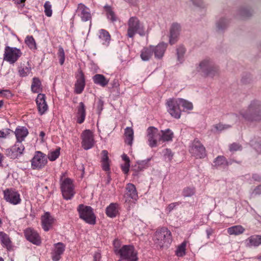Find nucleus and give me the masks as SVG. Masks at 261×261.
<instances>
[{
  "instance_id": "obj_1",
  "label": "nucleus",
  "mask_w": 261,
  "mask_h": 261,
  "mask_svg": "<svg viewBox=\"0 0 261 261\" xmlns=\"http://www.w3.org/2000/svg\"><path fill=\"white\" fill-rule=\"evenodd\" d=\"M241 117L249 122H259L261 121V101L258 100H252L246 109L241 110L239 116L232 114L230 118L236 122Z\"/></svg>"
},
{
  "instance_id": "obj_2",
  "label": "nucleus",
  "mask_w": 261,
  "mask_h": 261,
  "mask_svg": "<svg viewBox=\"0 0 261 261\" xmlns=\"http://www.w3.org/2000/svg\"><path fill=\"white\" fill-rule=\"evenodd\" d=\"M127 37L133 38L136 34L143 37L148 35V31L146 30L143 22H141L136 16L130 17L127 23Z\"/></svg>"
},
{
  "instance_id": "obj_3",
  "label": "nucleus",
  "mask_w": 261,
  "mask_h": 261,
  "mask_svg": "<svg viewBox=\"0 0 261 261\" xmlns=\"http://www.w3.org/2000/svg\"><path fill=\"white\" fill-rule=\"evenodd\" d=\"M167 105L168 112L175 118H179L180 116V106L188 110L193 109V105L191 102L181 98L177 100L169 99L167 101Z\"/></svg>"
},
{
  "instance_id": "obj_4",
  "label": "nucleus",
  "mask_w": 261,
  "mask_h": 261,
  "mask_svg": "<svg viewBox=\"0 0 261 261\" xmlns=\"http://www.w3.org/2000/svg\"><path fill=\"white\" fill-rule=\"evenodd\" d=\"M197 71L202 73L206 76L214 77L218 74L219 68L213 61L206 58L199 62L196 67Z\"/></svg>"
},
{
  "instance_id": "obj_5",
  "label": "nucleus",
  "mask_w": 261,
  "mask_h": 261,
  "mask_svg": "<svg viewBox=\"0 0 261 261\" xmlns=\"http://www.w3.org/2000/svg\"><path fill=\"white\" fill-rule=\"evenodd\" d=\"M60 189L63 198L66 200L71 199L75 194L73 180L65 177V173H62L60 178Z\"/></svg>"
},
{
  "instance_id": "obj_6",
  "label": "nucleus",
  "mask_w": 261,
  "mask_h": 261,
  "mask_svg": "<svg viewBox=\"0 0 261 261\" xmlns=\"http://www.w3.org/2000/svg\"><path fill=\"white\" fill-rule=\"evenodd\" d=\"M153 240L158 247H168L172 242L171 233L167 228H161L156 231Z\"/></svg>"
},
{
  "instance_id": "obj_7",
  "label": "nucleus",
  "mask_w": 261,
  "mask_h": 261,
  "mask_svg": "<svg viewBox=\"0 0 261 261\" xmlns=\"http://www.w3.org/2000/svg\"><path fill=\"white\" fill-rule=\"evenodd\" d=\"M81 219L86 223L94 225L96 223V217L91 206L80 204L77 208Z\"/></svg>"
},
{
  "instance_id": "obj_8",
  "label": "nucleus",
  "mask_w": 261,
  "mask_h": 261,
  "mask_svg": "<svg viewBox=\"0 0 261 261\" xmlns=\"http://www.w3.org/2000/svg\"><path fill=\"white\" fill-rule=\"evenodd\" d=\"M189 151L196 159H203L206 156V150L203 144L197 139H194L190 144Z\"/></svg>"
},
{
  "instance_id": "obj_9",
  "label": "nucleus",
  "mask_w": 261,
  "mask_h": 261,
  "mask_svg": "<svg viewBox=\"0 0 261 261\" xmlns=\"http://www.w3.org/2000/svg\"><path fill=\"white\" fill-rule=\"evenodd\" d=\"M118 254H119L122 260H138L137 252L132 245H123L118 250Z\"/></svg>"
},
{
  "instance_id": "obj_10",
  "label": "nucleus",
  "mask_w": 261,
  "mask_h": 261,
  "mask_svg": "<svg viewBox=\"0 0 261 261\" xmlns=\"http://www.w3.org/2000/svg\"><path fill=\"white\" fill-rule=\"evenodd\" d=\"M22 55L20 49L16 47L6 46L4 54V60L10 64H14Z\"/></svg>"
},
{
  "instance_id": "obj_11",
  "label": "nucleus",
  "mask_w": 261,
  "mask_h": 261,
  "mask_svg": "<svg viewBox=\"0 0 261 261\" xmlns=\"http://www.w3.org/2000/svg\"><path fill=\"white\" fill-rule=\"evenodd\" d=\"M47 163L46 156L41 151H37L31 160L32 168L34 170H38L44 167Z\"/></svg>"
},
{
  "instance_id": "obj_12",
  "label": "nucleus",
  "mask_w": 261,
  "mask_h": 261,
  "mask_svg": "<svg viewBox=\"0 0 261 261\" xmlns=\"http://www.w3.org/2000/svg\"><path fill=\"white\" fill-rule=\"evenodd\" d=\"M146 132V138L148 145L151 148L156 147L160 135L158 129L154 126H150L147 128Z\"/></svg>"
},
{
  "instance_id": "obj_13",
  "label": "nucleus",
  "mask_w": 261,
  "mask_h": 261,
  "mask_svg": "<svg viewBox=\"0 0 261 261\" xmlns=\"http://www.w3.org/2000/svg\"><path fill=\"white\" fill-rule=\"evenodd\" d=\"M4 199L13 205H17L21 202L19 193L12 189H8L4 191Z\"/></svg>"
},
{
  "instance_id": "obj_14",
  "label": "nucleus",
  "mask_w": 261,
  "mask_h": 261,
  "mask_svg": "<svg viewBox=\"0 0 261 261\" xmlns=\"http://www.w3.org/2000/svg\"><path fill=\"white\" fill-rule=\"evenodd\" d=\"M82 146L85 150H88L93 147L94 144L93 134L89 129L85 130L81 135Z\"/></svg>"
},
{
  "instance_id": "obj_15",
  "label": "nucleus",
  "mask_w": 261,
  "mask_h": 261,
  "mask_svg": "<svg viewBox=\"0 0 261 261\" xmlns=\"http://www.w3.org/2000/svg\"><path fill=\"white\" fill-rule=\"evenodd\" d=\"M24 149V147L20 142H16L11 148L6 151V155L11 159H16L20 156Z\"/></svg>"
},
{
  "instance_id": "obj_16",
  "label": "nucleus",
  "mask_w": 261,
  "mask_h": 261,
  "mask_svg": "<svg viewBox=\"0 0 261 261\" xmlns=\"http://www.w3.org/2000/svg\"><path fill=\"white\" fill-rule=\"evenodd\" d=\"M24 236L26 239L32 243L39 245L41 243V238L38 233L34 229L28 228L24 231Z\"/></svg>"
},
{
  "instance_id": "obj_17",
  "label": "nucleus",
  "mask_w": 261,
  "mask_h": 261,
  "mask_svg": "<svg viewBox=\"0 0 261 261\" xmlns=\"http://www.w3.org/2000/svg\"><path fill=\"white\" fill-rule=\"evenodd\" d=\"M78 16H79L83 21L91 20L92 16L89 8L83 4H80L76 10Z\"/></svg>"
},
{
  "instance_id": "obj_18",
  "label": "nucleus",
  "mask_w": 261,
  "mask_h": 261,
  "mask_svg": "<svg viewBox=\"0 0 261 261\" xmlns=\"http://www.w3.org/2000/svg\"><path fill=\"white\" fill-rule=\"evenodd\" d=\"M54 246L55 248L51 253V257L54 261H59L65 251V245L61 242H59Z\"/></svg>"
},
{
  "instance_id": "obj_19",
  "label": "nucleus",
  "mask_w": 261,
  "mask_h": 261,
  "mask_svg": "<svg viewBox=\"0 0 261 261\" xmlns=\"http://www.w3.org/2000/svg\"><path fill=\"white\" fill-rule=\"evenodd\" d=\"M181 30L179 24L174 23L172 24L170 30L169 42L171 44H173L177 40Z\"/></svg>"
},
{
  "instance_id": "obj_20",
  "label": "nucleus",
  "mask_w": 261,
  "mask_h": 261,
  "mask_svg": "<svg viewBox=\"0 0 261 261\" xmlns=\"http://www.w3.org/2000/svg\"><path fill=\"white\" fill-rule=\"evenodd\" d=\"M167 47V44L163 42L158 44L156 46L153 45V54L156 59H161L163 57Z\"/></svg>"
},
{
  "instance_id": "obj_21",
  "label": "nucleus",
  "mask_w": 261,
  "mask_h": 261,
  "mask_svg": "<svg viewBox=\"0 0 261 261\" xmlns=\"http://www.w3.org/2000/svg\"><path fill=\"white\" fill-rule=\"evenodd\" d=\"M85 86V80L84 74L82 70L80 71L79 75L77 76V80L75 84V92L76 94H81Z\"/></svg>"
},
{
  "instance_id": "obj_22",
  "label": "nucleus",
  "mask_w": 261,
  "mask_h": 261,
  "mask_svg": "<svg viewBox=\"0 0 261 261\" xmlns=\"http://www.w3.org/2000/svg\"><path fill=\"white\" fill-rule=\"evenodd\" d=\"M244 244L245 246L248 248L257 247L261 244V236H251L245 240Z\"/></svg>"
},
{
  "instance_id": "obj_23",
  "label": "nucleus",
  "mask_w": 261,
  "mask_h": 261,
  "mask_svg": "<svg viewBox=\"0 0 261 261\" xmlns=\"http://www.w3.org/2000/svg\"><path fill=\"white\" fill-rule=\"evenodd\" d=\"M54 218L50 216L48 212H46L41 217L42 226L43 230L47 231L54 222Z\"/></svg>"
},
{
  "instance_id": "obj_24",
  "label": "nucleus",
  "mask_w": 261,
  "mask_h": 261,
  "mask_svg": "<svg viewBox=\"0 0 261 261\" xmlns=\"http://www.w3.org/2000/svg\"><path fill=\"white\" fill-rule=\"evenodd\" d=\"M0 243L2 246L7 248L8 250L10 251L12 249V242L9 235L4 231H0Z\"/></svg>"
},
{
  "instance_id": "obj_25",
  "label": "nucleus",
  "mask_w": 261,
  "mask_h": 261,
  "mask_svg": "<svg viewBox=\"0 0 261 261\" xmlns=\"http://www.w3.org/2000/svg\"><path fill=\"white\" fill-rule=\"evenodd\" d=\"M160 133V135L159 138V141H162L163 142L172 141L174 133L170 129L167 128L164 130H161Z\"/></svg>"
},
{
  "instance_id": "obj_26",
  "label": "nucleus",
  "mask_w": 261,
  "mask_h": 261,
  "mask_svg": "<svg viewBox=\"0 0 261 261\" xmlns=\"http://www.w3.org/2000/svg\"><path fill=\"white\" fill-rule=\"evenodd\" d=\"M126 193L125 197L126 198H130L133 201H136L138 198V194L136 187L132 184H128L126 187Z\"/></svg>"
},
{
  "instance_id": "obj_27",
  "label": "nucleus",
  "mask_w": 261,
  "mask_h": 261,
  "mask_svg": "<svg viewBox=\"0 0 261 261\" xmlns=\"http://www.w3.org/2000/svg\"><path fill=\"white\" fill-rule=\"evenodd\" d=\"M99 42L103 45L108 46L111 40V36L109 33L106 30L101 29L99 31L98 35Z\"/></svg>"
},
{
  "instance_id": "obj_28",
  "label": "nucleus",
  "mask_w": 261,
  "mask_h": 261,
  "mask_svg": "<svg viewBox=\"0 0 261 261\" xmlns=\"http://www.w3.org/2000/svg\"><path fill=\"white\" fill-rule=\"evenodd\" d=\"M77 122L79 124L84 122L86 117V107L83 102L79 103V106L77 108Z\"/></svg>"
},
{
  "instance_id": "obj_29",
  "label": "nucleus",
  "mask_w": 261,
  "mask_h": 261,
  "mask_svg": "<svg viewBox=\"0 0 261 261\" xmlns=\"http://www.w3.org/2000/svg\"><path fill=\"white\" fill-rule=\"evenodd\" d=\"M153 55V45L144 47L141 51L140 57L144 61H149Z\"/></svg>"
},
{
  "instance_id": "obj_30",
  "label": "nucleus",
  "mask_w": 261,
  "mask_h": 261,
  "mask_svg": "<svg viewBox=\"0 0 261 261\" xmlns=\"http://www.w3.org/2000/svg\"><path fill=\"white\" fill-rule=\"evenodd\" d=\"M92 80L94 84L102 87L107 86L109 82V80L101 74H96L93 76Z\"/></svg>"
},
{
  "instance_id": "obj_31",
  "label": "nucleus",
  "mask_w": 261,
  "mask_h": 261,
  "mask_svg": "<svg viewBox=\"0 0 261 261\" xmlns=\"http://www.w3.org/2000/svg\"><path fill=\"white\" fill-rule=\"evenodd\" d=\"M17 141L22 143V141L24 140V138L27 136L28 134V130L25 127H19L16 128L14 132Z\"/></svg>"
},
{
  "instance_id": "obj_32",
  "label": "nucleus",
  "mask_w": 261,
  "mask_h": 261,
  "mask_svg": "<svg viewBox=\"0 0 261 261\" xmlns=\"http://www.w3.org/2000/svg\"><path fill=\"white\" fill-rule=\"evenodd\" d=\"M119 205L116 203H111L106 210L107 215L110 218H114L118 214Z\"/></svg>"
},
{
  "instance_id": "obj_33",
  "label": "nucleus",
  "mask_w": 261,
  "mask_h": 261,
  "mask_svg": "<svg viewBox=\"0 0 261 261\" xmlns=\"http://www.w3.org/2000/svg\"><path fill=\"white\" fill-rule=\"evenodd\" d=\"M102 158H101V166L102 168L105 171H109L110 170V163L108 157V152L103 150L102 151Z\"/></svg>"
},
{
  "instance_id": "obj_34",
  "label": "nucleus",
  "mask_w": 261,
  "mask_h": 261,
  "mask_svg": "<svg viewBox=\"0 0 261 261\" xmlns=\"http://www.w3.org/2000/svg\"><path fill=\"white\" fill-rule=\"evenodd\" d=\"M229 20L225 17L220 18L216 22V29L218 32H222L228 27Z\"/></svg>"
},
{
  "instance_id": "obj_35",
  "label": "nucleus",
  "mask_w": 261,
  "mask_h": 261,
  "mask_svg": "<svg viewBox=\"0 0 261 261\" xmlns=\"http://www.w3.org/2000/svg\"><path fill=\"white\" fill-rule=\"evenodd\" d=\"M245 230V228L242 225H234L229 227L227 229V232L230 235L237 236L243 233Z\"/></svg>"
},
{
  "instance_id": "obj_36",
  "label": "nucleus",
  "mask_w": 261,
  "mask_h": 261,
  "mask_svg": "<svg viewBox=\"0 0 261 261\" xmlns=\"http://www.w3.org/2000/svg\"><path fill=\"white\" fill-rule=\"evenodd\" d=\"M103 8L107 18L113 22L116 21L117 20V17L112 8L109 5H106Z\"/></svg>"
},
{
  "instance_id": "obj_37",
  "label": "nucleus",
  "mask_w": 261,
  "mask_h": 261,
  "mask_svg": "<svg viewBox=\"0 0 261 261\" xmlns=\"http://www.w3.org/2000/svg\"><path fill=\"white\" fill-rule=\"evenodd\" d=\"M124 135L125 136V143L129 145H132L134 140L133 129L131 127H127L125 129Z\"/></svg>"
},
{
  "instance_id": "obj_38",
  "label": "nucleus",
  "mask_w": 261,
  "mask_h": 261,
  "mask_svg": "<svg viewBox=\"0 0 261 261\" xmlns=\"http://www.w3.org/2000/svg\"><path fill=\"white\" fill-rule=\"evenodd\" d=\"M41 84L40 80L37 77H34L31 85V90L34 93H39L41 91Z\"/></svg>"
},
{
  "instance_id": "obj_39",
  "label": "nucleus",
  "mask_w": 261,
  "mask_h": 261,
  "mask_svg": "<svg viewBox=\"0 0 261 261\" xmlns=\"http://www.w3.org/2000/svg\"><path fill=\"white\" fill-rule=\"evenodd\" d=\"M238 15L241 18H245L252 15V11L248 8H242L238 11Z\"/></svg>"
},
{
  "instance_id": "obj_40",
  "label": "nucleus",
  "mask_w": 261,
  "mask_h": 261,
  "mask_svg": "<svg viewBox=\"0 0 261 261\" xmlns=\"http://www.w3.org/2000/svg\"><path fill=\"white\" fill-rule=\"evenodd\" d=\"M186 245L187 242L184 241L180 245L178 246L176 250V255L177 256L181 257L186 254Z\"/></svg>"
},
{
  "instance_id": "obj_41",
  "label": "nucleus",
  "mask_w": 261,
  "mask_h": 261,
  "mask_svg": "<svg viewBox=\"0 0 261 261\" xmlns=\"http://www.w3.org/2000/svg\"><path fill=\"white\" fill-rule=\"evenodd\" d=\"M195 193V188L193 187H185L182 192V196L185 197H191Z\"/></svg>"
},
{
  "instance_id": "obj_42",
  "label": "nucleus",
  "mask_w": 261,
  "mask_h": 261,
  "mask_svg": "<svg viewBox=\"0 0 261 261\" xmlns=\"http://www.w3.org/2000/svg\"><path fill=\"white\" fill-rule=\"evenodd\" d=\"M185 48L183 46H179L176 49L177 60L180 63H182L184 61V56L185 54Z\"/></svg>"
},
{
  "instance_id": "obj_43",
  "label": "nucleus",
  "mask_w": 261,
  "mask_h": 261,
  "mask_svg": "<svg viewBox=\"0 0 261 261\" xmlns=\"http://www.w3.org/2000/svg\"><path fill=\"white\" fill-rule=\"evenodd\" d=\"M60 149L61 148L58 147L55 150L49 152L47 156L49 160L50 161H54L58 158L60 154Z\"/></svg>"
},
{
  "instance_id": "obj_44",
  "label": "nucleus",
  "mask_w": 261,
  "mask_h": 261,
  "mask_svg": "<svg viewBox=\"0 0 261 261\" xmlns=\"http://www.w3.org/2000/svg\"><path fill=\"white\" fill-rule=\"evenodd\" d=\"M25 42L30 48L36 49V42L32 36H27L25 39Z\"/></svg>"
},
{
  "instance_id": "obj_45",
  "label": "nucleus",
  "mask_w": 261,
  "mask_h": 261,
  "mask_svg": "<svg viewBox=\"0 0 261 261\" xmlns=\"http://www.w3.org/2000/svg\"><path fill=\"white\" fill-rule=\"evenodd\" d=\"M215 166L228 165V162L224 156L219 155L214 161Z\"/></svg>"
},
{
  "instance_id": "obj_46",
  "label": "nucleus",
  "mask_w": 261,
  "mask_h": 261,
  "mask_svg": "<svg viewBox=\"0 0 261 261\" xmlns=\"http://www.w3.org/2000/svg\"><path fill=\"white\" fill-rule=\"evenodd\" d=\"M31 68L30 66H20L19 67L18 73L22 77L26 76L31 72Z\"/></svg>"
},
{
  "instance_id": "obj_47",
  "label": "nucleus",
  "mask_w": 261,
  "mask_h": 261,
  "mask_svg": "<svg viewBox=\"0 0 261 261\" xmlns=\"http://www.w3.org/2000/svg\"><path fill=\"white\" fill-rule=\"evenodd\" d=\"M57 55L59 58L60 64L62 65L65 61V52L63 48L61 46H59Z\"/></svg>"
},
{
  "instance_id": "obj_48",
  "label": "nucleus",
  "mask_w": 261,
  "mask_h": 261,
  "mask_svg": "<svg viewBox=\"0 0 261 261\" xmlns=\"http://www.w3.org/2000/svg\"><path fill=\"white\" fill-rule=\"evenodd\" d=\"M44 13L47 17H50L52 15L51 5L49 2L46 1L44 5Z\"/></svg>"
},
{
  "instance_id": "obj_49",
  "label": "nucleus",
  "mask_w": 261,
  "mask_h": 261,
  "mask_svg": "<svg viewBox=\"0 0 261 261\" xmlns=\"http://www.w3.org/2000/svg\"><path fill=\"white\" fill-rule=\"evenodd\" d=\"M150 161V159H147L146 160L140 161L137 162V164L138 165L137 169H135L137 171H140L142 170L144 168H145Z\"/></svg>"
},
{
  "instance_id": "obj_50",
  "label": "nucleus",
  "mask_w": 261,
  "mask_h": 261,
  "mask_svg": "<svg viewBox=\"0 0 261 261\" xmlns=\"http://www.w3.org/2000/svg\"><path fill=\"white\" fill-rule=\"evenodd\" d=\"M39 113L40 115H43L47 110L48 106L46 102L41 103L37 106Z\"/></svg>"
},
{
  "instance_id": "obj_51",
  "label": "nucleus",
  "mask_w": 261,
  "mask_h": 261,
  "mask_svg": "<svg viewBox=\"0 0 261 261\" xmlns=\"http://www.w3.org/2000/svg\"><path fill=\"white\" fill-rule=\"evenodd\" d=\"M251 145L257 152L261 151V139H258L255 142H252Z\"/></svg>"
},
{
  "instance_id": "obj_52",
  "label": "nucleus",
  "mask_w": 261,
  "mask_h": 261,
  "mask_svg": "<svg viewBox=\"0 0 261 261\" xmlns=\"http://www.w3.org/2000/svg\"><path fill=\"white\" fill-rule=\"evenodd\" d=\"M164 155L165 158L168 161H171L173 158V153L170 149H166L164 150Z\"/></svg>"
},
{
  "instance_id": "obj_53",
  "label": "nucleus",
  "mask_w": 261,
  "mask_h": 261,
  "mask_svg": "<svg viewBox=\"0 0 261 261\" xmlns=\"http://www.w3.org/2000/svg\"><path fill=\"white\" fill-rule=\"evenodd\" d=\"M229 148L230 151H236L242 149L241 145L237 143H233L230 144Z\"/></svg>"
},
{
  "instance_id": "obj_54",
  "label": "nucleus",
  "mask_w": 261,
  "mask_h": 261,
  "mask_svg": "<svg viewBox=\"0 0 261 261\" xmlns=\"http://www.w3.org/2000/svg\"><path fill=\"white\" fill-rule=\"evenodd\" d=\"M231 127V125L228 124H223L222 123L217 124L214 126V127L218 131H222L223 130L228 129Z\"/></svg>"
},
{
  "instance_id": "obj_55",
  "label": "nucleus",
  "mask_w": 261,
  "mask_h": 261,
  "mask_svg": "<svg viewBox=\"0 0 261 261\" xmlns=\"http://www.w3.org/2000/svg\"><path fill=\"white\" fill-rule=\"evenodd\" d=\"M37 105H39L41 103H43L45 101V95L44 94L39 93L36 99Z\"/></svg>"
},
{
  "instance_id": "obj_56",
  "label": "nucleus",
  "mask_w": 261,
  "mask_h": 261,
  "mask_svg": "<svg viewBox=\"0 0 261 261\" xmlns=\"http://www.w3.org/2000/svg\"><path fill=\"white\" fill-rule=\"evenodd\" d=\"M193 4L196 7L200 8H204L205 7V5L202 0H192Z\"/></svg>"
},
{
  "instance_id": "obj_57",
  "label": "nucleus",
  "mask_w": 261,
  "mask_h": 261,
  "mask_svg": "<svg viewBox=\"0 0 261 261\" xmlns=\"http://www.w3.org/2000/svg\"><path fill=\"white\" fill-rule=\"evenodd\" d=\"M11 130L6 129L5 130H0V138H6L10 133Z\"/></svg>"
},
{
  "instance_id": "obj_58",
  "label": "nucleus",
  "mask_w": 261,
  "mask_h": 261,
  "mask_svg": "<svg viewBox=\"0 0 261 261\" xmlns=\"http://www.w3.org/2000/svg\"><path fill=\"white\" fill-rule=\"evenodd\" d=\"M130 165L128 163H125L121 165V169L124 174H127L129 170Z\"/></svg>"
},
{
  "instance_id": "obj_59",
  "label": "nucleus",
  "mask_w": 261,
  "mask_h": 261,
  "mask_svg": "<svg viewBox=\"0 0 261 261\" xmlns=\"http://www.w3.org/2000/svg\"><path fill=\"white\" fill-rule=\"evenodd\" d=\"M180 203L177 202H173L171 203L170 204L168 205L167 210L169 212H170L171 211H172L175 207L178 206L179 205Z\"/></svg>"
},
{
  "instance_id": "obj_60",
  "label": "nucleus",
  "mask_w": 261,
  "mask_h": 261,
  "mask_svg": "<svg viewBox=\"0 0 261 261\" xmlns=\"http://www.w3.org/2000/svg\"><path fill=\"white\" fill-rule=\"evenodd\" d=\"M113 245L115 249V252L117 251L118 252L119 248L120 247V241L118 239H115L113 241Z\"/></svg>"
},
{
  "instance_id": "obj_61",
  "label": "nucleus",
  "mask_w": 261,
  "mask_h": 261,
  "mask_svg": "<svg viewBox=\"0 0 261 261\" xmlns=\"http://www.w3.org/2000/svg\"><path fill=\"white\" fill-rule=\"evenodd\" d=\"M26 0H13L14 3L18 5L19 7L23 8L24 6V3Z\"/></svg>"
},
{
  "instance_id": "obj_62",
  "label": "nucleus",
  "mask_w": 261,
  "mask_h": 261,
  "mask_svg": "<svg viewBox=\"0 0 261 261\" xmlns=\"http://www.w3.org/2000/svg\"><path fill=\"white\" fill-rule=\"evenodd\" d=\"M101 259V254L99 252H96L94 253L93 256L94 261H100Z\"/></svg>"
},
{
  "instance_id": "obj_63",
  "label": "nucleus",
  "mask_w": 261,
  "mask_h": 261,
  "mask_svg": "<svg viewBox=\"0 0 261 261\" xmlns=\"http://www.w3.org/2000/svg\"><path fill=\"white\" fill-rule=\"evenodd\" d=\"M253 194H255V195H259V194H261V185H259L257 187H256L253 192Z\"/></svg>"
},
{
  "instance_id": "obj_64",
  "label": "nucleus",
  "mask_w": 261,
  "mask_h": 261,
  "mask_svg": "<svg viewBox=\"0 0 261 261\" xmlns=\"http://www.w3.org/2000/svg\"><path fill=\"white\" fill-rule=\"evenodd\" d=\"M252 178L254 180L261 181V175L258 174H254L252 176Z\"/></svg>"
}]
</instances>
